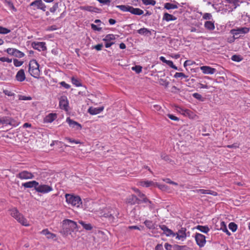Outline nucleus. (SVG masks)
Listing matches in <instances>:
<instances>
[{"label":"nucleus","instance_id":"f257e3e1","mask_svg":"<svg viewBox=\"0 0 250 250\" xmlns=\"http://www.w3.org/2000/svg\"><path fill=\"white\" fill-rule=\"evenodd\" d=\"M77 225L76 222L69 220L65 219L62 222V232L64 235L70 234L72 231L77 229Z\"/></svg>","mask_w":250,"mask_h":250},{"label":"nucleus","instance_id":"f03ea898","mask_svg":"<svg viewBox=\"0 0 250 250\" xmlns=\"http://www.w3.org/2000/svg\"><path fill=\"white\" fill-rule=\"evenodd\" d=\"M28 72L34 78H38L40 75L39 64L35 60H32L29 63Z\"/></svg>","mask_w":250,"mask_h":250},{"label":"nucleus","instance_id":"7ed1b4c3","mask_svg":"<svg viewBox=\"0 0 250 250\" xmlns=\"http://www.w3.org/2000/svg\"><path fill=\"white\" fill-rule=\"evenodd\" d=\"M10 211L11 215L15 218L20 223L25 226H28L26 219L19 212L17 208H14L10 209Z\"/></svg>","mask_w":250,"mask_h":250},{"label":"nucleus","instance_id":"20e7f679","mask_svg":"<svg viewBox=\"0 0 250 250\" xmlns=\"http://www.w3.org/2000/svg\"><path fill=\"white\" fill-rule=\"evenodd\" d=\"M65 196L66 202L73 206L79 207L82 203L81 199L79 196L66 194Z\"/></svg>","mask_w":250,"mask_h":250},{"label":"nucleus","instance_id":"39448f33","mask_svg":"<svg viewBox=\"0 0 250 250\" xmlns=\"http://www.w3.org/2000/svg\"><path fill=\"white\" fill-rule=\"evenodd\" d=\"M53 190V188L51 186L45 185V184H39L38 183V185L36 188V191L39 193H47Z\"/></svg>","mask_w":250,"mask_h":250},{"label":"nucleus","instance_id":"423d86ee","mask_svg":"<svg viewBox=\"0 0 250 250\" xmlns=\"http://www.w3.org/2000/svg\"><path fill=\"white\" fill-rule=\"evenodd\" d=\"M30 7H34L33 9L35 10L40 9L42 10V11H45L46 6L45 4L42 2V0H35L32 2L30 4Z\"/></svg>","mask_w":250,"mask_h":250},{"label":"nucleus","instance_id":"0eeeda50","mask_svg":"<svg viewBox=\"0 0 250 250\" xmlns=\"http://www.w3.org/2000/svg\"><path fill=\"white\" fill-rule=\"evenodd\" d=\"M16 177L21 180H27L33 179L34 177V175L33 173L28 171L23 170L19 173L16 175Z\"/></svg>","mask_w":250,"mask_h":250},{"label":"nucleus","instance_id":"6e6552de","mask_svg":"<svg viewBox=\"0 0 250 250\" xmlns=\"http://www.w3.org/2000/svg\"><path fill=\"white\" fill-rule=\"evenodd\" d=\"M6 51L9 55L17 58H22L24 56L23 52L15 48H8Z\"/></svg>","mask_w":250,"mask_h":250},{"label":"nucleus","instance_id":"1a4fd4ad","mask_svg":"<svg viewBox=\"0 0 250 250\" xmlns=\"http://www.w3.org/2000/svg\"><path fill=\"white\" fill-rule=\"evenodd\" d=\"M195 239L197 244L200 247H203L206 243V237L205 235L196 233L195 236Z\"/></svg>","mask_w":250,"mask_h":250},{"label":"nucleus","instance_id":"9d476101","mask_svg":"<svg viewBox=\"0 0 250 250\" xmlns=\"http://www.w3.org/2000/svg\"><path fill=\"white\" fill-rule=\"evenodd\" d=\"M141 200L138 199L136 196L132 194L129 196L126 199V203L131 205H135L136 204H139L141 203Z\"/></svg>","mask_w":250,"mask_h":250},{"label":"nucleus","instance_id":"9b49d317","mask_svg":"<svg viewBox=\"0 0 250 250\" xmlns=\"http://www.w3.org/2000/svg\"><path fill=\"white\" fill-rule=\"evenodd\" d=\"M59 105L61 109L65 111L68 110V102L67 97L65 96H62L60 99Z\"/></svg>","mask_w":250,"mask_h":250},{"label":"nucleus","instance_id":"f8f14e48","mask_svg":"<svg viewBox=\"0 0 250 250\" xmlns=\"http://www.w3.org/2000/svg\"><path fill=\"white\" fill-rule=\"evenodd\" d=\"M202 72L206 74H213L216 71L215 68H212L208 66H203L200 67Z\"/></svg>","mask_w":250,"mask_h":250},{"label":"nucleus","instance_id":"ddd939ff","mask_svg":"<svg viewBox=\"0 0 250 250\" xmlns=\"http://www.w3.org/2000/svg\"><path fill=\"white\" fill-rule=\"evenodd\" d=\"M66 122L69 124L71 127H76L77 129H81L82 127V125L79 123L71 120L69 117L67 118Z\"/></svg>","mask_w":250,"mask_h":250},{"label":"nucleus","instance_id":"4468645a","mask_svg":"<svg viewBox=\"0 0 250 250\" xmlns=\"http://www.w3.org/2000/svg\"><path fill=\"white\" fill-rule=\"evenodd\" d=\"M25 75L23 69H20L16 75V80L20 82L24 81L25 79Z\"/></svg>","mask_w":250,"mask_h":250},{"label":"nucleus","instance_id":"2eb2a0df","mask_svg":"<svg viewBox=\"0 0 250 250\" xmlns=\"http://www.w3.org/2000/svg\"><path fill=\"white\" fill-rule=\"evenodd\" d=\"M159 227L161 229L164 231V232L167 236H172L173 237H174L176 235V234H175V233H174L171 230L167 228L166 226L163 225L159 226Z\"/></svg>","mask_w":250,"mask_h":250},{"label":"nucleus","instance_id":"dca6fc26","mask_svg":"<svg viewBox=\"0 0 250 250\" xmlns=\"http://www.w3.org/2000/svg\"><path fill=\"white\" fill-rule=\"evenodd\" d=\"M38 185V182L36 181H31L22 184V186L24 187L25 188H34L35 190Z\"/></svg>","mask_w":250,"mask_h":250},{"label":"nucleus","instance_id":"f3484780","mask_svg":"<svg viewBox=\"0 0 250 250\" xmlns=\"http://www.w3.org/2000/svg\"><path fill=\"white\" fill-rule=\"evenodd\" d=\"M104 107L103 106L99 107H90L88 112L91 115H96L101 113L103 110Z\"/></svg>","mask_w":250,"mask_h":250},{"label":"nucleus","instance_id":"a211bd4d","mask_svg":"<svg viewBox=\"0 0 250 250\" xmlns=\"http://www.w3.org/2000/svg\"><path fill=\"white\" fill-rule=\"evenodd\" d=\"M194 191L200 194H210L213 196H216L217 195V193L216 192L210 190L200 189H196Z\"/></svg>","mask_w":250,"mask_h":250},{"label":"nucleus","instance_id":"6ab92c4d","mask_svg":"<svg viewBox=\"0 0 250 250\" xmlns=\"http://www.w3.org/2000/svg\"><path fill=\"white\" fill-rule=\"evenodd\" d=\"M33 47L34 49L39 51H44L46 49L45 43L44 42H38L37 43H34Z\"/></svg>","mask_w":250,"mask_h":250},{"label":"nucleus","instance_id":"aec40b11","mask_svg":"<svg viewBox=\"0 0 250 250\" xmlns=\"http://www.w3.org/2000/svg\"><path fill=\"white\" fill-rule=\"evenodd\" d=\"M57 118V114L56 113H50L46 116L44 119V123H52Z\"/></svg>","mask_w":250,"mask_h":250},{"label":"nucleus","instance_id":"412c9836","mask_svg":"<svg viewBox=\"0 0 250 250\" xmlns=\"http://www.w3.org/2000/svg\"><path fill=\"white\" fill-rule=\"evenodd\" d=\"M186 229L184 228H182L181 229L179 230L178 232L176 234V238L179 240L185 238L186 237V234L185 233Z\"/></svg>","mask_w":250,"mask_h":250},{"label":"nucleus","instance_id":"4be33fe9","mask_svg":"<svg viewBox=\"0 0 250 250\" xmlns=\"http://www.w3.org/2000/svg\"><path fill=\"white\" fill-rule=\"evenodd\" d=\"M250 28L248 27H241L238 28L237 29H233L232 30V32H236L235 33H233L234 34H240V33H243L246 34L249 32Z\"/></svg>","mask_w":250,"mask_h":250},{"label":"nucleus","instance_id":"5701e85b","mask_svg":"<svg viewBox=\"0 0 250 250\" xmlns=\"http://www.w3.org/2000/svg\"><path fill=\"white\" fill-rule=\"evenodd\" d=\"M41 233L45 235L48 239H54L56 237L55 234L51 233L47 229L42 230Z\"/></svg>","mask_w":250,"mask_h":250},{"label":"nucleus","instance_id":"b1692460","mask_svg":"<svg viewBox=\"0 0 250 250\" xmlns=\"http://www.w3.org/2000/svg\"><path fill=\"white\" fill-rule=\"evenodd\" d=\"M130 13L135 15H141L144 14V11L140 8L131 6Z\"/></svg>","mask_w":250,"mask_h":250},{"label":"nucleus","instance_id":"393cba45","mask_svg":"<svg viewBox=\"0 0 250 250\" xmlns=\"http://www.w3.org/2000/svg\"><path fill=\"white\" fill-rule=\"evenodd\" d=\"M176 19L177 18L167 13H165L163 18V20H165L167 21H175Z\"/></svg>","mask_w":250,"mask_h":250},{"label":"nucleus","instance_id":"a878e982","mask_svg":"<svg viewBox=\"0 0 250 250\" xmlns=\"http://www.w3.org/2000/svg\"><path fill=\"white\" fill-rule=\"evenodd\" d=\"M11 118L8 117H2L0 118V124L1 125H8L10 124Z\"/></svg>","mask_w":250,"mask_h":250},{"label":"nucleus","instance_id":"bb28decb","mask_svg":"<svg viewBox=\"0 0 250 250\" xmlns=\"http://www.w3.org/2000/svg\"><path fill=\"white\" fill-rule=\"evenodd\" d=\"M197 229L200 231L207 233L209 231V229L207 226L198 225L196 227Z\"/></svg>","mask_w":250,"mask_h":250},{"label":"nucleus","instance_id":"cd10ccee","mask_svg":"<svg viewBox=\"0 0 250 250\" xmlns=\"http://www.w3.org/2000/svg\"><path fill=\"white\" fill-rule=\"evenodd\" d=\"M116 7L120 9L122 11L130 12L131 6L126 5H117Z\"/></svg>","mask_w":250,"mask_h":250},{"label":"nucleus","instance_id":"c85d7f7f","mask_svg":"<svg viewBox=\"0 0 250 250\" xmlns=\"http://www.w3.org/2000/svg\"><path fill=\"white\" fill-rule=\"evenodd\" d=\"M112 211H110L109 212V214H107V216L109 218V220L110 221H113L114 219V217L116 216V217H118V216L119 215V213L117 211L116 212L114 210H112Z\"/></svg>","mask_w":250,"mask_h":250},{"label":"nucleus","instance_id":"c756f323","mask_svg":"<svg viewBox=\"0 0 250 250\" xmlns=\"http://www.w3.org/2000/svg\"><path fill=\"white\" fill-rule=\"evenodd\" d=\"M80 9L82 10L87 11L89 12H96V8L91 6H83L80 7Z\"/></svg>","mask_w":250,"mask_h":250},{"label":"nucleus","instance_id":"7c9ffc66","mask_svg":"<svg viewBox=\"0 0 250 250\" xmlns=\"http://www.w3.org/2000/svg\"><path fill=\"white\" fill-rule=\"evenodd\" d=\"M205 27L207 29L212 30L214 29V25L213 22L211 21H207L205 23Z\"/></svg>","mask_w":250,"mask_h":250},{"label":"nucleus","instance_id":"2f4dec72","mask_svg":"<svg viewBox=\"0 0 250 250\" xmlns=\"http://www.w3.org/2000/svg\"><path fill=\"white\" fill-rule=\"evenodd\" d=\"M115 35L113 34H108L107 35L104 39H103V41L105 42H112L111 41L115 40Z\"/></svg>","mask_w":250,"mask_h":250},{"label":"nucleus","instance_id":"473e14b6","mask_svg":"<svg viewBox=\"0 0 250 250\" xmlns=\"http://www.w3.org/2000/svg\"><path fill=\"white\" fill-rule=\"evenodd\" d=\"M139 184L140 186L143 187H149L154 185V183L152 181H141L139 182Z\"/></svg>","mask_w":250,"mask_h":250},{"label":"nucleus","instance_id":"72a5a7b5","mask_svg":"<svg viewBox=\"0 0 250 250\" xmlns=\"http://www.w3.org/2000/svg\"><path fill=\"white\" fill-rule=\"evenodd\" d=\"M165 8L169 10V9H174L178 8V6L176 4H174L171 3H166L165 4Z\"/></svg>","mask_w":250,"mask_h":250},{"label":"nucleus","instance_id":"f704fd0d","mask_svg":"<svg viewBox=\"0 0 250 250\" xmlns=\"http://www.w3.org/2000/svg\"><path fill=\"white\" fill-rule=\"evenodd\" d=\"M220 229H222L224 232H226L229 236L231 233L228 230L227 226L224 222H221L220 223Z\"/></svg>","mask_w":250,"mask_h":250},{"label":"nucleus","instance_id":"c9c22d12","mask_svg":"<svg viewBox=\"0 0 250 250\" xmlns=\"http://www.w3.org/2000/svg\"><path fill=\"white\" fill-rule=\"evenodd\" d=\"M177 111L181 112L182 114L184 115H188L189 116L191 111L188 109H184L180 107H178L177 108Z\"/></svg>","mask_w":250,"mask_h":250},{"label":"nucleus","instance_id":"e433bc0d","mask_svg":"<svg viewBox=\"0 0 250 250\" xmlns=\"http://www.w3.org/2000/svg\"><path fill=\"white\" fill-rule=\"evenodd\" d=\"M138 196L141 198L140 199L141 200V203L142 202H144V203L149 202V203H151V202L150 201H149V200L146 197V195L140 192L138 194Z\"/></svg>","mask_w":250,"mask_h":250},{"label":"nucleus","instance_id":"4c0bfd02","mask_svg":"<svg viewBox=\"0 0 250 250\" xmlns=\"http://www.w3.org/2000/svg\"><path fill=\"white\" fill-rule=\"evenodd\" d=\"M79 223L82 225L83 227L86 230H89L92 229L90 224H86L82 221H79Z\"/></svg>","mask_w":250,"mask_h":250},{"label":"nucleus","instance_id":"58836bf2","mask_svg":"<svg viewBox=\"0 0 250 250\" xmlns=\"http://www.w3.org/2000/svg\"><path fill=\"white\" fill-rule=\"evenodd\" d=\"M187 249H188V248L186 246L174 245H173L172 250H186Z\"/></svg>","mask_w":250,"mask_h":250},{"label":"nucleus","instance_id":"ea45409f","mask_svg":"<svg viewBox=\"0 0 250 250\" xmlns=\"http://www.w3.org/2000/svg\"><path fill=\"white\" fill-rule=\"evenodd\" d=\"M145 225L149 229H153L155 228L154 225L152 221L150 220H146L144 222Z\"/></svg>","mask_w":250,"mask_h":250},{"label":"nucleus","instance_id":"a19ab883","mask_svg":"<svg viewBox=\"0 0 250 250\" xmlns=\"http://www.w3.org/2000/svg\"><path fill=\"white\" fill-rule=\"evenodd\" d=\"M72 83L75 85L76 86H80L82 85L81 83L80 80L74 77L71 78Z\"/></svg>","mask_w":250,"mask_h":250},{"label":"nucleus","instance_id":"79ce46f5","mask_svg":"<svg viewBox=\"0 0 250 250\" xmlns=\"http://www.w3.org/2000/svg\"><path fill=\"white\" fill-rule=\"evenodd\" d=\"M137 32L141 35H147V34L150 33V31L146 28H142L140 29L137 31Z\"/></svg>","mask_w":250,"mask_h":250},{"label":"nucleus","instance_id":"37998d69","mask_svg":"<svg viewBox=\"0 0 250 250\" xmlns=\"http://www.w3.org/2000/svg\"><path fill=\"white\" fill-rule=\"evenodd\" d=\"M229 228L232 232H235L237 230V226L235 223L231 222L229 225Z\"/></svg>","mask_w":250,"mask_h":250},{"label":"nucleus","instance_id":"c03bdc74","mask_svg":"<svg viewBox=\"0 0 250 250\" xmlns=\"http://www.w3.org/2000/svg\"><path fill=\"white\" fill-rule=\"evenodd\" d=\"M228 3H232L234 6V8H236L237 6L239 5V0H225Z\"/></svg>","mask_w":250,"mask_h":250},{"label":"nucleus","instance_id":"a18cd8bd","mask_svg":"<svg viewBox=\"0 0 250 250\" xmlns=\"http://www.w3.org/2000/svg\"><path fill=\"white\" fill-rule=\"evenodd\" d=\"M231 60L234 62H239L241 61L243 58L241 57L240 55H234L231 57Z\"/></svg>","mask_w":250,"mask_h":250},{"label":"nucleus","instance_id":"49530a36","mask_svg":"<svg viewBox=\"0 0 250 250\" xmlns=\"http://www.w3.org/2000/svg\"><path fill=\"white\" fill-rule=\"evenodd\" d=\"M142 2L145 5H154L156 4V1L154 0H142Z\"/></svg>","mask_w":250,"mask_h":250},{"label":"nucleus","instance_id":"de8ad7c7","mask_svg":"<svg viewBox=\"0 0 250 250\" xmlns=\"http://www.w3.org/2000/svg\"><path fill=\"white\" fill-rule=\"evenodd\" d=\"M159 84L167 87L169 85V82L166 80L160 79L159 81Z\"/></svg>","mask_w":250,"mask_h":250},{"label":"nucleus","instance_id":"09e8293b","mask_svg":"<svg viewBox=\"0 0 250 250\" xmlns=\"http://www.w3.org/2000/svg\"><path fill=\"white\" fill-rule=\"evenodd\" d=\"M132 69L139 74L142 71V67L140 65H135L132 67Z\"/></svg>","mask_w":250,"mask_h":250},{"label":"nucleus","instance_id":"8fccbe9b","mask_svg":"<svg viewBox=\"0 0 250 250\" xmlns=\"http://www.w3.org/2000/svg\"><path fill=\"white\" fill-rule=\"evenodd\" d=\"M10 32V30L2 26H0V34H6Z\"/></svg>","mask_w":250,"mask_h":250},{"label":"nucleus","instance_id":"3c124183","mask_svg":"<svg viewBox=\"0 0 250 250\" xmlns=\"http://www.w3.org/2000/svg\"><path fill=\"white\" fill-rule=\"evenodd\" d=\"M174 77L176 78H180V77H183V78H187L188 76H186L184 73L182 72H176Z\"/></svg>","mask_w":250,"mask_h":250},{"label":"nucleus","instance_id":"603ef678","mask_svg":"<svg viewBox=\"0 0 250 250\" xmlns=\"http://www.w3.org/2000/svg\"><path fill=\"white\" fill-rule=\"evenodd\" d=\"M58 3L56 2L54 4V5L52 7L50 8L49 10L51 13H54L58 8Z\"/></svg>","mask_w":250,"mask_h":250},{"label":"nucleus","instance_id":"864d4df0","mask_svg":"<svg viewBox=\"0 0 250 250\" xmlns=\"http://www.w3.org/2000/svg\"><path fill=\"white\" fill-rule=\"evenodd\" d=\"M13 63L15 66L19 67V66H21L23 62L20 61L17 59H14Z\"/></svg>","mask_w":250,"mask_h":250},{"label":"nucleus","instance_id":"5fc2aeb1","mask_svg":"<svg viewBox=\"0 0 250 250\" xmlns=\"http://www.w3.org/2000/svg\"><path fill=\"white\" fill-rule=\"evenodd\" d=\"M193 97L196 99H198L199 100H200L201 101H203V98L201 95L198 93H194L193 94Z\"/></svg>","mask_w":250,"mask_h":250},{"label":"nucleus","instance_id":"6e6d98bb","mask_svg":"<svg viewBox=\"0 0 250 250\" xmlns=\"http://www.w3.org/2000/svg\"><path fill=\"white\" fill-rule=\"evenodd\" d=\"M65 139L66 140L68 141L70 143H75L76 144H80V141H77V140H75L74 139H72L68 138V137L65 138Z\"/></svg>","mask_w":250,"mask_h":250},{"label":"nucleus","instance_id":"4d7b16f0","mask_svg":"<svg viewBox=\"0 0 250 250\" xmlns=\"http://www.w3.org/2000/svg\"><path fill=\"white\" fill-rule=\"evenodd\" d=\"M0 61L2 62H7L8 63L12 62V59H9L6 57H1L0 58Z\"/></svg>","mask_w":250,"mask_h":250},{"label":"nucleus","instance_id":"13d9d810","mask_svg":"<svg viewBox=\"0 0 250 250\" xmlns=\"http://www.w3.org/2000/svg\"><path fill=\"white\" fill-rule=\"evenodd\" d=\"M3 93L7 95L8 96H12L14 95V93L11 92V91L8 90H3Z\"/></svg>","mask_w":250,"mask_h":250},{"label":"nucleus","instance_id":"bf43d9fd","mask_svg":"<svg viewBox=\"0 0 250 250\" xmlns=\"http://www.w3.org/2000/svg\"><path fill=\"white\" fill-rule=\"evenodd\" d=\"M10 122L11 123L9 124V125H10L12 126H16L19 125L17 122H16L13 119H12L11 118Z\"/></svg>","mask_w":250,"mask_h":250},{"label":"nucleus","instance_id":"052dcab7","mask_svg":"<svg viewBox=\"0 0 250 250\" xmlns=\"http://www.w3.org/2000/svg\"><path fill=\"white\" fill-rule=\"evenodd\" d=\"M164 181L167 182V183H169L170 184H172L173 185L177 186L178 184L176 182L172 181L170 179L167 178L166 179L164 180Z\"/></svg>","mask_w":250,"mask_h":250},{"label":"nucleus","instance_id":"680f3d73","mask_svg":"<svg viewBox=\"0 0 250 250\" xmlns=\"http://www.w3.org/2000/svg\"><path fill=\"white\" fill-rule=\"evenodd\" d=\"M167 116L169 118H170L171 120L173 121H179V118L173 115L168 114H167Z\"/></svg>","mask_w":250,"mask_h":250},{"label":"nucleus","instance_id":"e2e57ef3","mask_svg":"<svg viewBox=\"0 0 250 250\" xmlns=\"http://www.w3.org/2000/svg\"><path fill=\"white\" fill-rule=\"evenodd\" d=\"M173 245H171L168 243H165V248L167 250H172Z\"/></svg>","mask_w":250,"mask_h":250},{"label":"nucleus","instance_id":"0e129e2a","mask_svg":"<svg viewBox=\"0 0 250 250\" xmlns=\"http://www.w3.org/2000/svg\"><path fill=\"white\" fill-rule=\"evenodd\" d=\"M60 84L62 86L65 87L66 89H68V88H69L70 87V85L67 84V83H66L65 82H61L60 83Z\"/></svg>","mask_w":250,"mask_h":250},{"label":"nucleus","instance_id":"69168bd1","mask_svg":"<svg viewBox=\"0 0 250 250\" xmlns=\"http://www.w3.org/2000/svg\"><path fill=\"white\" fill-rule=\"evenodd\" d=\"M91 28L93 30L96 31H101L102 30L101 27H98L97 25L94 24H91Z\"/></svg>","mask_w":250,"mask_h":250},{"label":"nucleus","instance_id":"338daca9","mask_svg":"<svg viewBox=\"0 0 250 250\" xmlns=\"http://www.w3.org/2000/svg\"><path fill=\"white\" fill-rule=\"evenodd\" d=\"M203 18L206 20H210L211 18V15L210 13H205Z\"/></svg>","mask_w":250,"mask_h":250},{"label":"nucleus","instance_id":"774afa93","mask_svg":"<svg viewBox=\"0 0 250 250\" xmlns=\"http://www.w3.org/2000/svg\"><path fill=\"white\" fill-rule=\"evenodd\" d=\"M103 45L102 44H98L93 47L94 48L96 49L98 51H100L102 49Z\"/></svg>","mask_w":250,"mask_h":250}]
</instances>
